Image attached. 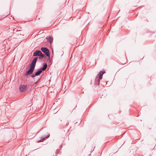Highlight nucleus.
I'll use <instances>...</instances> for the list:
<instances>
[{
  "label": "nucleus",
  "instance_id": "12",
  "mask_svg": "<svg viewBox=\"0 0 156 156\" xmlns=\"http://www.w3.org/2000/svg\"><path fill=\"white\" fill-rule=\"evenodd\" d=\"M44 55L41 52V53L40 54V55L39 56V57L38 58L39 59H41L44 57Z\"/></svg>",
  "mask_w": 156,
  "mask_h": 156
},
{
  "label": "nucleus",
  "instance_id": "11",
  "mask_svg": "<svg viewBox=\"0 0 156 156\" xmlns=\"http://www.w3.org/2000/svg\"><path fill=\"white\" fill-rule=\"evenodd\" d=\"M42 72V70H41V69H40L37 72H36L35 73V75L36 76H38L39 75H40V74Z\"/></svg>",
  "mask_w": 156,
  "mask_h": 156
},
{
  "label": "nucleus",
  "instance_id": "14",
  "mask_svg": "<svg viewBox=\"0 0 156 156\" xmlns=\"http://www.w3.org/2000/svg\"><path fill=\"white\" fill-rule=\"evenodd\" d=\"M36 76L35 75H35H34V74H33L31 76V77H32V78H34L35 77V76Z\"/></svg>",
  "mask_w": 156,
  "mask_h": 156
},
{
  "label": "nucleus",
  "instance_id": "5",
  "mask_svg": "<svg viewBox=\"0 0 156 156\" xmlns=\"http://www.w3.org/2000/svg\"><path fill=\"white\" fill-rule=\"evenodd\" d=\"M27 85H21L19 88L20 91L21 92L25 91L27 89Z\"/></svg>",
  "mask_w": 156,
  "mask_h": 156
},
{
  "label": "nucleus",
  "instance_id": "7",
  "mask_svg": "<svg viewBox=\"0 0 156 156\" xmlns=\"http://www.w3.org/2000/svg\"><path fill=\"white\" fill-rule=\"evenodd\" d=\"M49 136H47L46 137H44V136H42L41 138V139L39 140L38 141V143H39V142H41L42 141H43V140H46V139L48 138L49 137Z\"/></svg>",
  "mask_w": 156,
  "mask_h": 156
},
{
  "label": "nucleus",
  "instance_id": "9",
  "mask_svg": "<svg viewBox=\"0 0 156 156\" xmlns=\"http://www.w3.org/2000/svg\"><path fill=\"white\" fill-rule=\"evenodd\" d=\"M47 67V65L46 63H44L43 65V67H41L40 69L42 71H44L46 70Z\"/></svg>",
  "mask_w": 156,
  "mask_h": 156
},
{
  "label": "nucleus",
  "instance_id": "3",
  "mask_svg": "<svg viewBox=\"0 0 156 156\" xmlns=\"http://www.w3.org/2000/svg\"><path fill=\"white\" fill-rule=\"evenodd\" d=\"M38 58V57H36L34 58V59L32 62L30 64V66L35 68L36 63L37 61Z\"/></svg>",
  "mask_w": 156,
  "mask_h": 156
},
{
  "label": "nucleus",
  "instance_id": "1",
  "mask_svg": "<svg viewBox=\"0 0 156 156\" xmlns=\"http://www.w3.org/2000/svg\"><path fill=\"white\" fill-rule=\"evenodd\" d=\"M41 50L43 52L45 55L48 57H49L50 56L49 51V50L46 48L42 47L41 48Z\"/></svg>",
  "mask_w": 156,
  "mask_h": 156
},
{
  "label": "nucleus",
  "instance_id": "6",
  "mask_svg": "<svg viewBox=\"0 0 156 156\" xmlns=\"http://www.w3.org/2000/svg\"><path fill=\"white\" fill-rule=\"evenodd\" d=\"M41 53V51L39 50L36 51L34 52L33 56H39Z\"/></svg>",
  "mask_w": 156,
  "mask_h": 156
},
{
  "label": "nucleus",
  "instance_id": "13",
  "mask_svg": "<svg viewBox=\"0 0 156 156\" xmlns=\"http://www.w3.org/2000/svg\"><path fill=\"white\" fill-rule=\"evenodd\" d=\"M40 80V79H38L37 81H36L35 83V84H36V85L38 83V82Z\"/></svg>",
  "mask_w": 156,
  "mask_h": 156
},
{
  "label": "nucleus",
  "instance_id": "10",
  "mask_svg": "<svg viewBox=\"0 0 156 156\" xmlns=\"http://www.w3.org/2000/svg\"><path fill=\"white\" fill-rule=\"evenodd\" d=\"M47 40L50 43H51L53 41V38L51 37H46Z\"/></svg>",
  "mask_w": 156,
  "mask_h": 156
},
{
  "label": "nucleus",
  "instance_id": "4",
  "mask_svg": "<svg viewBox=\"0 0 156 156\" xmlns=\"http://www.w3.org/2000/svg\"><path fill=\"white\" fill-rule=\"evenodd\" d=\"M34 69V68L30 66V69L27 71L25 75L27 76L31 74Z\"/></svg>",
  "mask_w": 156,
  "mask_h": 156
},
{
  "label": "nucleus",
  "instance_id": "2",
  "mask_svg": "<svg viewBox=\"0 0 156 156\" xmlns=\"http://www.w3.org/2000/svg\"><path fill=\"white\" fill-rule=\"evenodd\" d=\"M105 73V71H100L98 73L99 79H97V81L96 80V82L97 83H98L99 85L100 83L99 80H101L102 79V77L103 74Z\"/></svg>",
  "mask_w": 156,
  "mask_h": 156
},
{
  "label": "nucleus",
  "instance_id": "8",
  "mask_svg": "<svg viewBox=\"0 0 156 156\" xmlns=\"http://www.w3.org/2000/svg\"><path fill=\"white\" fill-rule=\"evenodd\" d=\"M14 34L18 35H23V32L21 30H16Z\"/></svg>",
  "mask_w": 156,
  "mask_h": 156
}]
</instances>
